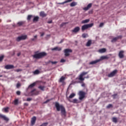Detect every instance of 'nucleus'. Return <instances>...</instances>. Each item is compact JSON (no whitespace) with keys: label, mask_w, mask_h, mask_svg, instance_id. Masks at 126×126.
I'll return each instance as SVG.
<instances>
[{"label":"nucleus","mask_w":126,"mask_h":126,"mask_svg":"<svg viewBox=\"0 0 126 126\" xmlns=\"http://www.w3.org/2000/svg\"><path fill=\"white\" fill-rule=\"evenodd\" d=\"M55 107L58 112L61 111V115L62 117L65 118L66 117V112L65 111V108L63 104L60 105L59 102H55Z\"/></svg>","instance_id":"f257e3e1"},{"label":"nucleus","mask_w":126,"mask_h":126,"mask_svg":"<svg viewBox=\"0 0 126 126\" xmlns=\"http://www.w3.org/2000/svg\"><path fill=\"white\" fill-rule=\"evenodd\" d=\"M89 72H82L79 76V77L78 79L80 80V81H84V80L85 78H89V75H87L86 77H85L83 78L84 75H86V74H88Z\"/></svg>","instance_id":"f03ea898"},{"label":"nucleus","mask_w":126,"mask_h":126,"mask_svg":"<svg viewBox=\"0 0 126 126\" xmlns=\"http://www.w3.org/2000/svg\"><path fill=\"white\" fill-rule=\"evenodd\" d=\"M47 56V53L46 52H40L38 54H36L33 55V57L34 59H42V58H44V57H46Z\"/></svg>","instance_id":"7ed1b4c3"},{"label":"nucleus","mask_w":126,"mask_h":126,"mask_svg":"<svg viewBox=\"0 0 126 126\" xmlns=\"http://www.w3.org/2000/svg\"><path fill=\"white\" fill-rule=\"evenodd\" d=\"M94 25V23L84 25L82 26V28H81L82 31L83 32V31H85V30H87L88 28H91V27H93Z\"/></svg>","instance_id":"20e7f679"},{"label":"nucleus","mask_w":126,"mask_h":126,"mask_svg":"<svg viewBox=\"0 0 126 126\" xmlns=\"http://www.w3.org/2000/svg\"><path fill=\"white\" fill-rule=\"evenodd\" d=\"M86 93L84 92H82V91H80L79 92V100H83V99H84V98H85V95H86Z\"/></svg>","instance_id":"39448f33"},{"label":"nucleus","mask_w":126,"mask_h":126,"mask_svg":"<svg viewBox=\"0 0 126 126\" xmlns=\"http://www.w3.org/2000/svg\"><path fill=\"white\" fill-rule=\"evenodd\" d=\"M26 39H27V36L26 35H21L16 38V41H17V42H20L22 40H26Z\"/></svg>","instance_id":"423d86ee"},{"label":"nucleus","mask_w":126,"mask_h":126,"mask_svg":"<svg viewBox=\"0 0 126 126\" xmlns=\"http://www.w3.org/2000/svg\"><path fill=\"white\" fill-rule=\"evenodd\" d=\"M117 73H118V70L115 69L109 73L107 76L108 77H114V76H115Z\"/></svg>","instance_id":"0eeeda50"},{"label":"nucleus","mask_w":126,"mask_h":126,"mask_svg":"<svg viewBox=\"0 0 126 126\" xmlns=\"http://www.w3.org/2000/svg\"><path fill=\"white\" fill-rule=\"evenodd\" d=\"M65 57H69V53H72V50L69 49H66L64 50Z\"/></svg>","instance_id":"6e6552de"},{"label":"nucleus","mask_w":126,"mask_h":126,"mask_svg":"<svg viewBox=\"0 0 126 126\" xmlns=\"http://www.w3.org/2000/svg\"><path fill=\"white\" fill-rule=\"evenodd\" d=\"M39 92L36 91L35 89L32 90L31 92L30 93L31 94V96H33V95H39Z\"/></svg>","instance_id":"1a4fd4ad"},{"label":"nucleus","mask_w":126,"mask_h":126,"mask_svg":"<svg viewBox=\"0 0 126 126\" xmlns=\"http://www.w3.org/2000/svg\"><path fill=\"white\" fill-rule=\"evenodd\" d=\"M65 80V77L64 76H62V77L59 80V82L62 83L63 85H65V82L64 81Z\"/></svg>","instance_id":"9d476101"},{"label":"nucleus","mask_w":126,"mask_h":126,"mask_svg":"<svg viewBox=\"0 0 126 126\" xmlns=\"http://www.w3.org/2000/svg\"><path fill=\"white\" fill-rule=\"evenodd\" d=\"M122 37L123 36L122 35H119L118 36L114 37V38H112V39L111 40V42L115 43V42H116V41H118V40H119V39H122Z\"/></svg>","instance_id":"9b49d317"},{"label":"nucleus","mask_w":126,"mask_h":126,"mask_svg":"<svg viewBox=\"0 0 126 126\" xmlns=\"http://www.w3.org/2000/svg\"><path fill=\"white\" fill-rule=\"evenodd\" d=\"M125 51L121 50L119 52L118 56L119 57L120 59H124L125 58V55H124Z\"/></svg>","instance_id":"f8f14e48"},{"label":"nucleus","mask_w":126,"mask_h":126,"mask_svg":"<svg viewBox=\"0 0 126 126\" xmlns=\"http://www.w3.org/2000/svg\"><path fill=\"white\" fill-rule=\"evenodd\" d=\"M68 101L71 103H73L74 104H78V103H80V102L76 98L73 99L72 101L70 100V99L68 98Z\"/></svg>","instance_id":"ddd939ff"},{"label":"nucleus","mask_w":126,"mask_h":126,"mask_svg":"<svg viewBox=\"0 0 126 126\" xmlns=\"http://www.w3.org/2000/svg\"><path fill=\"white\" fill-rule=\"evenodd\" d=\"M80 31V28L79 27H76L73 30H72L73 33H77Z\"/></svg>","instance_id":"4468645a"},{"label":"nucleus","mask_w":126,"mask_h":126,"mask_svg":"<svg viewBox=\"0 0 126 126\" xmlns=\"http://www.w3.org/2000/svg\"><path fill=\"white\" fill-rule=\"evenodd\" d=\"M4 68L5 69H12V68H14V66L13 65L8 64L5 66Z\"/></svg>","instance_id":"2eb2a0df"},{"label":"nucleus","mask_w":126,"mask_h":126,"mask_svg":"<svg viewBox=\"0 0 126 126\" xmlns=\"http://www.w3.org/2000/svg\"><path fill=\"white\" fill-rule=\"evenodd\" d=\"M0 118L1 119H3V120H4V121H5L6 122H8L9 121V119L7 118V117H6L4 115H3L1 114H0Z\"/></svg>","instance_id":"dca6fc26"},{"label":"nucleus","mask_w":126,"mask_h":126,"mask_svg":"<svg viewBox=\"0 0 126 126\" xmlns=\"http://www.w3.org/2000/svg\"><path fill=\"white\" fill-rule=\"evenodd\" d=\"M91 7H92V3H90L87 6V7H84L83 9L84 10L87 11L91 8Z\"/></svg>","instance_id":"f3484780"},{"label":"nucleus","mask_w":126,"mask_h":126,"mask_svg":"<svg viewBox=\"0 0 126 126\" xmlns=\"http://www.w3.org/2000/svg\"><path fill=\"white\" fill-rule=\"evenodd\" d=\"M35 123H36V117L34 116L31 120L32 126H34V125H35Z\"/></svg>","instance_id":"a211bd4d"},{"label":"nucleus","mask_w":126,"mask_h":126,"mask_svg":"<svg viewBox=\"0 0 126 126\" xmlns=\"http://www.w3.org/2000/svg\"><path fill=\"white\" fill-rule=\"evenodd\" d=\"M51 50L52 51H62V48L61 47H54L53 48H52Z\"/></svg>","instance_id":"6ab92c4d"},{"label":"nucleus","mask_w":126,"mask_h":126,"mask_svg":"<svg viewBox=\"0 0 126 126\" xmlns=\"http://www.w3.org/2000/svg\"><path fill=\"white\" fill-rule=\"evenodd\" d=\"M40 16L41 17H46L47 16V14L45 13V12L41 11L39 14Z\"/></svg>","instance_id":"aec40b11"},{"label":"nucleus","mask_w":126,"mask_h":126,"mask_svg":"<svg viewBox=\"0 0 126 126\" xmlns=\"http://www.w3.org/2000/svg\"><path fill=\"white\" fill-rule=\"evenodd\" d=\"M99 62H100V60H95L94 61H92L89 64H95L97 63H99Z\"/></svg>","instance_id":"412c9836"},{"label":"nucleus","mask_w":126,"mask_h":126,"mask_svg":"<svg viewBox=\"0 0 126 126\" xmlns=\"http://www.w3.org/2000/svg\"><path fill=\"white\" fill-rule=\"evenodd\" d=\"M72 1V0H67L63 2L58 3V4H64V3H67V2H71Z\"/></svg>","instance_id":"4be33fe9"},{"label":"nucleus","mask_w":126,"mask_h":126,"mask_svg":"<svg viewBox=\"0 0 126 126\" xmlns=\"http://www.w3.org/2000/svg\"><path fill=\"white\" fill-rule=\"evenodd\" d=\"M90 21V19H86L82 21L81 23L82 24H85L86 23H88Z\"/></svg>","instance_id":"5701e85b"},{"label":"nucleus","mask_w":126,"mask_h":126,"mask_svg":"<svg viewBox=\"0 0 126 126\" xmlns=\"http://www.w3.org/2000/svg\"><path fill=\"white\" fill-rule=\"evenodd\" d=\"M75 96V94L74 93H72L68 97H67V100H68V99H72V98H73V97H74Z\"/></svg>","instance_id":"b1692460"},{"label":"nucleus","mask_w":126,"mask_h":126,"mask_svg":"<svg viewBox=\"0 0 126 126\" xmlns=\"http://www.w3.org/2000/svg\"><path fill=\"white\" fill-rule=\"evenodd\" d=\"M106 50L105 48H102L98 50V52L100 53L101 54L103 53H105L106 52Z\"/></svg>","instance_id":"393cba45"},{"label":"nucleus","mask_w":126,"mask_h":126,"mask_svg":"<svg viewBox=\"0 0 126 126\" xmlns=\"http://www.w3.org/2000/svg\"><path fill=\"white\" fill-rule=\"evenodd\" d=\"M91 44H92V41L91 40H89L86 44V46L87 47H90V46H91Z\"/></svg>","instance_id":"a878e982"},{"label":"nucleus","mask_w":126,"mask_h":126,"mask_svg":"<svg viewBox=\"0 0 126 126\" xmlns=\"http://www.w3.org/2000/svg\"><path fill=\"white\" fill-rule=\"evenodd\" d=\"M39 21V17L38 16L34 17L33 19V22H37Z\"/></svg>","instance_id":"bb28decb"},{"label":"nucleus","mask_w":126,"mask_h":126,"mask_svg":"<svg viewBox=\"0 0 126 126\" xmlns=\"http://www.w3.org/2000/svg\"><path fill=\"white\" fill-rule=\"evenodd\" d=\"M112 122L113 123H115V124H117V123H118V118L116 117H113L112 118Z\"/></svg>","instance_id":"cd10ccee"},{"label":"nucleus","mask_w":126,"mask_h":126,"mask_svg":"<svg viewBox=\"0 0 126 126\" xmlns=\"http://www.w3.org/2000/svg\"><path fill=\"white\" fill-rule=\"evenodd\" d=\"M35 85H36V83H33L32 84H31L29 86V88H33V87H34V86H35Z\"/></svg>","instance_id":"c85d7f7f"},{"label":"nucleus","mask_w":126,"mask_h":126,"mask_svg":"<svg viewBox=\"0 0 126 126\" xmlns=\"http://www.w3.org/2000/svg\"><path fill=\"white\" fill-rule=\"evenodd\" d=\"M39 89H40L42 91H44L45 86H39L38 87Z\"/></svg>","instance_id":"c756f323"},{"label":"nucleus","mask_w":126,"mask_h":126,"mask_svg":"<svg viewBox=\"0 0 126 126\" xmlns=\"http://www.w3.org/2000/svg\"><path fill=\"white\" fill-rule=\"evenodd\" d=\"M107 59H108L107 56H101L100 57V60H101L102 61L103 60H107Z\"/></svg>","instance_id":"7c9ffc66"},{"label":"nucleus","mask_w":126,"mask_h":126,"mask_svg":"<svg viewBox=\"0 0 126 126\" xmlns=\"http://www.w3.org/2000/svg\"><path fill=\"white\" fill-rule=\"evenodd\" d=\"M77 3L75 1L72 2V3H70V6L72 7L73 6H75L76 5Z\"/></svg>","instance_id":"2f4dec72"},{"label":"nucleus","mask_w":126,"mask_h":126,"mask_svg":"<svg viewBox=\"0 0 126 126\" xmlns=\"http://www.w3.org/2000/svg\"><path fill=\"white\" fill-rule=\"evenodd\" d=\"M23 24H24V22H22V21L19 22L17 23V25H18V26H22V25H23Z\"/></svg>","instance_id":"473e14b6"},{"label":"nucleus","mask_w":126,"mask_h":126,"mask_svg":"<svg viewBox=\"0 0 126 126\" xmlns=\"http://www.w3.org/2000/svg\"><path fill=\"white\" fill-rule=\"evenodd\" d=\"M14 104L15 105H18V99H16L14 100Z\"/></svg>","instance_id":"72a5a7b5"},{"label":"nucleus","mask_w":126,"mask_h":126,"mask_svg":"<svg viewBox=\"0 0 126 126\" xmlns=\"http://www.w3.org/2000/svg\"><path fill=\"white\" fill-rule=\"evenodd\" d=\"M82 37L83 38H87V37H88V34L87 33H83L82 35Z\"/></svg>","instance_id":"f704fd0d"},{"label":"nucleus","mask_w":126,"mask_h":126,"mask_svg":"<svg viewBox=\"0 0 126 126\" xmlns=\"http://www.w3.org/2000/svg\"><path fill=\"white\" fill-rule=\"evenodd\" d=\"M8 110H9V107H8L4 108V111L5 113H8Z\"/></svg>","instance_id":"c9c22d12"},{"label":"nucleus","mask_w":126,"mask_h":126,"mask_svg":"<svg viewBox=\"0 0 126 126\" xmlns=\"http://www.w3.org/2000/svg\"><path fill=\"white\" fill-rule=\"evenodd\" d=\"M39 73H40V71H39V70H35L33 72L34 74H39Z\"/></svg>","instance_id":"e433bc0d"},{"label":"nucleus","mask_w":126,"mask_h":126,"mask_svg":"<svg viewBox=\"0 0 126 126\" xmlns=\"http://www.w3.org/2000/svg\"><path fill=\"white\" fill-rule=\"evenodd\" d=\"M107 109H110V108H113V105L112 104H108L107 106H106Z\"/></svg>","instance_id":"4c0bfd02"},{"label":"nucleus","mask_w":126,"mask_h":126,"mask_svg":"<svg viewBox=\"0 0 126 126\" xmlns=\"http://www.w3.org/2000/svg\"><path fill=\"white\" fill-rule=\"evenodd\" d=\"M31 17H32V15H29L28 16L27 20H31Z\"/></svg>","instance_id":"58836bf2"},{"label":"nucleus","mask_w":126,"mask_h":126,"mask_svg":"<svg viewBox=\"0 0 126 126\" xmlns=\"http://www.w3.org/2000/svg\"><path fill=\"white\" fill-rule=\"evenodd\" d=\"M65 24H67V23H66V22L63 23L61 25V27H63V26L64 25H65Z\"/></svg>","instance_id":"ea45409f"},{"label":"nucleus","mask_w":126,"mask_h":126,"mask_svg":"<svg viewBox=\"0 0 126 126\" xmlns=\"http://www.w3.org/2000/svg\"><path fill=\"white\" fill-rule=\"evenodd\" d=\"M15 71H16L17 72H19L20 71H22V69H18L15 70Z\"/></svg>","instance_id":"a19ab883"},{"label":"nucleus","mask_w":126,"mask_h":126,"mask_svg":"<svg viewBox=\"0 0 126 126\" xmlns=\"http://www.w3.org/2000/svg\"><path fill=\"white\" fill-rule=\"evenodd\" d=\"M60 63H65V60L64 59H61L60 61Z\"/></svg>","instance_id":"79ce46f5"},{"label":"nucleus","mask_w":126,"mask_h":126,"mask_svg":"<svg viewBox=\"0 0 126 126\" xmlns=\"http://www.w3.org/2000/svg\"><path fill=\"white\" fill-rule=\"evenodd\" d=\"M27 101L28 102H29V101H32V98H28L27 99Z\"/></svg>","instance_id":"37998d69"},{"label":"nucleus","mask_w":126,"mask_h":126,"mask_svg":"<svg viewBox=\"0 0 126 126\" xmlns=\"http://www.w3.org/2000/svg\"><path fill=\"white\" fill-rule=\"evenodd\" d=\"M103 26H104V23H101L99 24V27H103Z\"/></svg>","instance_id":"c03bdc74"},{"label":"nucleus","mask_w":126,"mask_h":126,"mask_svg":"<svg viewBox=\"0 0 126 126\" xmlns=\"http://www.w3.org/2000/svg\"><path fill=\"white\" fill-rule=\"evenodd\" d=\"M3 58H4L3 56L0 57V62H1L2 60H3Z\"/></svg>","instance_id":"a18cd8bd"},{"label":"nucleus","mask_w":126,"mask_h":126,"mask_svg":"<svg viewBox=\"0 0 126 126\" xmlns=\"http://www.w3.org/2000/svg\"><path fill=\"white\" fill-rule=\"evenodd\" d=\"M51 63H52L53 64H56V63H58V62H56V61H55V62L52 61Z\"/></svg>","instance_id":"49530a36"},{"label":"nucleus","mask_w":126,"mask_h":126,"mask_svg":"<svg viewBox=\"0 0 126 126\" xmlns=\"http://www.w3.org/2000/svg\"><path fill=\"white\" fill-rule=\"evenodd\" d=\"M16 94L17 95H20V94H21V92H20V91H17L16 92Z\"/></svg>","instance_id":"de8ad7c7"},{"label":"nucleus","mask_w":126,"mask_h":126,"mask_svg":"<svg viewBox=\"0 0 126 126\" xmlns=\"http://www.w3.org/2000/svg\"><path fill=\"white\" fill-rule=\"evenodd\" d=\"M20 86H21V85L20 83L17 84V88H19V87H20Z\"/></svg>","instance_id":"09e8293b"},{"label":"nucleus","mask_w":126,"mask_h":126,"mask_svg":"<svg viewBox=\"0 0 126 126\" xmlns=\"http://www.w3.org/2000/svg\"><path fill=\"white\" fill-rule=\"evenodd\" d=\"M81 86H82V87H85V83H83L82 84V85H81Z\"/></svg>","instance_id":"8fccbe9b"},{"label":"nucleus","mask_w":126,"mask_h":126,"mask_svg":"<svg viewBox=\"0 0 126 126\" xmlns=\"http://www.w3.org/2000/svg\"><path fill=\"white\" fill-rule=\"evenodd\" d=\"M24 106H26V107H28V106L29 105L28 103H25L24 104Z\"/></svg>","instance_id":"3c124183"},{"label":"nucleus","mask_w":126,"mask_h":126,"mask_svg":"<svg viewBox=\"0 0 126 126\" xmlns=\"http://www.w3.org/2000/svg\"><path fill=\"white\" fill-rule=\"evenodd\" d=\"M52 22H53V21H52V20H51V21H49L47 22V23L51 24V23H52Z\"/></svg>","instance_id":"603ef678"},{"label":"nucleus","mask_w":126,"mask_h":126,"mask_svg":"<svg viewBox=\"0 0 126 126\" xmlns=\"http://www.w3.org/2000/svg\"><path fill=\"white\" fill-rule=\"evenodd\" d=\"M118 95V94H113V97H116V96H117Z\"/></svg>","instance_id":"864d4df0"},{"label":"nucleus","mask_w":126,"mask_h":126,"mask_svg":"<svg viewBox=\"0 0 126 126\" xmlns=\"http://www.w3.org/2000/svg\"><path fill=\"white\" fill-rule=\"evenodd\" d=\"M20 55H21V53H19L17 54V56L19 57V56H20Z\"/></svg>","instance_id":"5fc2aeb1"},{"label":"nucleus","mask_w":126,"mask_h":126,"mask_svg":"<svg viewBox=\"0 0 126 126\" xmlns=\"http://www.w3.org/2000/svg\"><path fill=\"white\" fill-rule=\"evenodd\" d=\"M44 33H42L41 34V37H43V36H44Z\"/></svg>","instance_id":"6e6d98bb"},{"label":"nucleus","mask_w":126,"mask_h":126,"mask_svg":"<svg viewBox=\"0 0 126 126\" xmlns=\"http://www.w3.org/2000/svg\"><path fill=\"white\" fill-rule=\"evenodd\" d=\"M32 41H35V38H32Z\"/></svg>","instance_id":"4d7b16f0"},{"label":"nucleus","mask_w":126,"mask_h":126,"mask_svg":"<svg viewBox=\"0 0 126 126\" xmlns=\"http://www.w3.org/2000/svg\"><path fill=\"white\" fill-rule=\"evenodd\" d=\"M34 38L35 39H36V38H37V35H35V36H34Z\"/></svg>","instance_id":"13d9d810"},{"label":"nucleus","mask_w":126,"mask_h":126,"mask_svg":"<svg viewBox=\"0 0 126 126\" xmlns=\"http://www.w3.org/2000/svg\"><path fill=\"white\" fill-rule=\"evenodd\" d=\"M49 102V100H47L45 102V103H48Z\"/></svg>","instance_id":"bf43d9fd"},{"label":"nucleus","mask_w":126,"mask_h":126,"mask_svg":"<svg viewBox=\"0 0 126 126\" xmlns=\"http://www.w3.org/2000/svg\"><path fill=\"white\" fill-rule=\"evenodd\" d=\"M62 42H63V40H62L60 43H62Z\"/></svg>","instance_id":"052dcab7"},{"label":"nucleus","mask_w":126,"mask_h":126,"mask_svg":"<svg viewBox=\"0 0 126 126\" xmlns=\"http://www.w3.org/2000/svg\"><path fill=\"white\" fill-rule=\"evenodd\" d=\"M1 76H1V75H0V77H1Z\"/></svg>","instance_id":"680f3d73"}]
</instances>
